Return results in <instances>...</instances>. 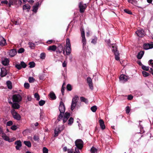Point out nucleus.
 I'll return each instance as SVG.
<instances>
[{"label": "nucleus", "mask_w": 153, "mask_h": 153, "mask_svg": "<svg viewBox=\"0 0 153 153\" xmlns=\"http://www.w3.org/2000/svg\"><path fill=\"white\" fill-rule=\"evenodd\" d=\"M59 109L60 112V114L58 116V120L59 121L60 119L63 118V123H65L68 120L70 116V114L69 113L66 112L64 114L63 117L62 114H64L65 111V107L64 103L62 101L60 102Z\"/></svg>", "instance_id": "f257e3e1"}, {"label": "nucleus", "mask_w": 153, "mask_h": 153, "mask_svg": "<svg viewBox=\"0 0 153 153\" xmlns=\"http://www.w3.org/2000/svg\"><path fill=\"white\" fill-rule=\"evenodd\" d=\"M65 51H66L67 55H69L71 52V45L70 40L69 38H67L66 39V45L65 48H64L63 51V54L65 53Z\"/></svg>", "instance_id": "f03ea898"}, {"label": "nucleus", "mask_w": 153, "mask_h": 153, "mask_svg": "<svg viewBox=\"0 0 153 153\" xmlns=\"http://www.w3.org/2000/svg\"><path fill=\"white\" fill-rule=\"evenodd\" d=\"M11 113L13 116V118L15 119L18 120H19L21 118L20 115L18 114L14 110H11Z\"/></svg>", "instance_id": "7ed1b4c3"}, {"label": "nucleus", "mask_w": 153, "mask_h": 153, "mask_svg": "<svg viewBox=\"0 0 153 153\" xmlns=\"http://www.w3.org/2000/svg\"><path fill=\"white\" fill-rule=\"evenodd\" d=\"M22 97L19 94L13 95L12 97V100L13 102H19L21 101Z\"/></svg>", "instance_id": "20e7f679"}, {"label": "nucleus", "mask_w": 153, "mask_h": 153, "mask_svg": "<svg viewBox=\"0 0 153 153\" xmlns=\"http://www.w3.org/2000/svg\"><path fill=\"white\" fill-rule=\"evenodd\" d=\"M75 144L77 148L79 149H81L83 146V142L81 139H77L75 141Z\"/></svg>", "instance_id": "39448f33"}, {"label": "nucleus", "mask_w": 153, "mask_h": 153, "mask_svg": "<svg viewBox=\"0 0 153 153\" xmlns=\"http://www.w3.org/2000/svg\"><path fill=\"white\" fill-rule=\"evenodd\" d=\"M2 137L4 140L8 141L9 142H13L16 140V138L14 137L10 138L9 137L4 133L2 134Z\"/></svg>", "instance_id": "423d86ee"}, {"label": "nucleus", "mask_w": 153, "mask_h": 153, "mask_svg": "<svg viewBox=\"0 0 153 153\" xmlns=\"http://www.w3.org/2000/svg\"><path fill=\"white\" fill-rule=\"evenodd\" d=\"M78 100V97L76 96H75L72 99L71 105V109L72 110H73L75 108V107L76 106Z\"/></svg>", "instance_id": "0eeeda50"}, {"label": "nucleus", "mask_w": 153, "mask_h": 153, "mask_svg": "<svg viewBox=\"0 0 153 153\" xmlns=\"http://www.w3.org/2000/svg\"><path fill=\"white\" fill-rule=\"evenodd\" d=\"M64 127H65L64 125H62L61 126L57 127L54 130L55 136H57L58 134L64 129Z\"/></svg>", "instance_id": "6e6552de"}, {"label": "nucleus", "mask_w": 153, "mask_h": 153, "mask_svg": "<svg viewBox=\"0 0 153 153\" xmlns=\"http://www.w3.org/2000/svg\"><path fill=\"white\" fill-rule=\"evenodd\" d=\"M81 33L82 38V42L83 45H85L86 44V40L85 37V33L84 29L82 28L80 29Z\"/></svg>", "instance_id": "1a4fd4ad"}, {"label": "nucleus", "mask_w": 153, "mask_h": 153, "mask_svg": "<svg viewBox=\"0 0 153 153\" xmlns=\"http://www.w3.org/2000/svg\"><path fill=\"white\" fill-rule=\"evenodd\" d=\"M9 102L11 105L12 107L13 108V110L18 109L20 108V105L18 102Z\"/></svg>", "instance_id": "9d476101"}, {"label": "nucleus", "mask_w": 153, "mask_h": 153, "mask_svg": "<svg viewBox=\"0 0 153 153\" xmlns=\"http://www.w3.org/2000/svg\"><path fill=\"white\" fill-rule=\"evenodd\" d=\"M15 144L16 145L15 146L16 150H20V148L22 146V142L20 140H17L15 142Z\"/></svg>", "instance_id": "9b49d317"}, {"label": "nucleus", "mask_w": 153, "mask_h": 153, "mask_svg": "<svg viewBox=\"0 0 153 153\" xmlns=\"http://www.w3.org/2000/svg\"><path fill=\"white\" fill-rule=\"evenodd\" d=\"M79 7L80 8V12L81 13H83L86 7V6L85 4H83L82 3L80 2L79 4Z\"/></svg>", "instance_id": "f8f14e48"}, {"label": "nucleus", "mask_w": 153, "mask_h": 153, "mask_svg": "<svg viewBox=\"0 0 153 153\" xmlns=\"http://www.w3.org/2000/svg\"><path fill=\"white\" fill-rule=\"evenodd\" d=\"M136 33L139 37H141L144 36V31L142 29L137 30Z\"/></svg>", "instance_id": "ddd939ff"}, {"label": "nucleus", "mask_w": 153, "mask_h": 153, "mask_svg": "<svg viewBox=\"0 0 153 153\" xmlns=\"http://www.w3.org/2000/svg\"><path fill=\"white\" fill-rule=\"evenodd\" d=\"M120 81L122 82L126 81L127 80L128 77L127 76L124 74L120 75L119 77Z\"/></svg>", "instance_id": "4468645a"}, {"label": "nucleus", "mask_w": 153, "mask_h": 153, "mask_svg": "<svg viewBox=\"0 0 153 153\" xmlns=\"http://www.w3.org/2000/svg\"><path fill=\"white\" fill-rule=\"evenodd\" d=\"M144 49L145 50H148L153 48V43L151 44H144L143 45Z\"/></svg>", "instance_id": "2eb2a0df"}, {"label": "nucleus", "mask_w": 153, "mask_h": 153, "mask_svg": "<svg viewBox=\"0 0 153 153\" xmlns=\"http://www.w3.org/2000/svg\"><path fill=\"white\" fill-rule=\"evenodd\" d=\"M87 80L90 88L92 89H93V86L91 79L90 77H88L87 78Z\"/></svg>", "instance_id": "dca6fc26"}, {"label": "nucleus", "mask_w": 153, "mask_h": 153, "mask_svg": "<svg viewBox=\"0 0 153 153\" xmlns=\"http://www.w3.org/2000/svg\"><path fill=\"white\" fill-rule=\"evenodd\" d=\"M57 47L55 45L49 46L47 48L48 51H54L56 49Z\"/></svg>", "instance_id": "f3484780"}, {"label": "nucleus", "mask_w": 153, "mask_h": 153, "mask_svg": "<svg viewBox=\"0 0 153 153\" xmlns=\"http://www.w3.org/2000/svg\"><path fill=\"white\" fill-rule=\"evenodd\" d=\"M7 74V71L5 68H1V77L5 76Z\"/></svg>", "instance_id": "a211bd4d"}, {"label": "nucleus", "mask_w": 153, "mask_h": 153, "mask_svg": "<svg viewBox=\"0 0 153 153\" xmlns=\"http://www.w3.org/2000/svg\"><path fill=\"white\" fill-rule=\"evenodd\" d=\"M6 43V41L4 38L2 36H0V45L4 46Z\"/></svg>", "instance_id": "6ab92c4d"}, {"label": "nucleus", "mask_w": 153, "mask_h": 153, "mask_svg": "<svg viewBox=\"0 0 153 153\" xmlns=\"http://www.w3.org/2000/svg\"><path fill=\"white\" fill-rule=\"evenodd\" d=\"M100 125L101 128L102 129H104L105 128V126L104 123L103 121L102 120L100 119L99 121Z\"/></svg>", "instance_id": "aec40b11"}, {"label": "nucleus", "mask_w": 153, "mask_h": 153, "mask_svg": "<svg viewBox=\"0 0 153 153\" xmlns=\"http://www.w3.org/2000/svg\"><path fill=\"white\" fill-rule=\"evenodd\" d=\"M16 49H12L9 52V55L11 57H13L16 54Z\"/></svg>", "instance_id": "412c9836"}, {"label": "nucleus", "mask_w": 153, "mask_h": 153, "mask_svg": "<svg viewBox=\"0 0 153 153\" xmlns=\"http://www.w3.org/2000/svg\"><path fill=\"white\" fill-rule=\"evenodd\" d=\"M115 48L116 52H115L114 53L115 55V59L117 60H119L120 59V58L119 56V54L117 50V48L116 47H115Z\"/></svg>", "instance_id": "4be33fe9"}, {"label": "nucleus", "mask_w": 153, "mask_h": 153, "mask_svg": "<svg viewBox=\"0 0 153 153\" xmlns=\"http://www.w3.org/2000/svg\"><path fill=\"white\" fill-rule=\"evenodd\" d=\"M9 61L8 59L5 58L2 60V63L4 65H7L9 64Z\"/></svg>", "instance_id": "5701e85b"}, {"label": "nucleus", "mask_w": 153, "mask_h": 153, "mask_svg": "<svg viewBox=\"0 0 153 153\" xmlns=\"http://www.w3.org/2000/svg\"><path fill=\"white\" fill-rule=\"evenodd\" d=\"M30 9V6L28 4H26L24 5L23 7V10H27V11H29Z\"/></svg>", "instance_id": "b1692460"}, {"label": "nucleus", "mask_w": 153, "mask_h": 153, "mask_svg": "<svg viewBox=\"0 0 153 153\" xmlns=\"http://www.w3.org/2000/svg\"><path fill=\"white\" fill-rule=\"evenodd\" d=\"M49 96L52 100H55L56 98L55 94L53 92H51L49 94Z\"/></svg>", "instance_id": "393cba45"}, {"label": "nucleus", "mask_w": 153, "mask_h": 153, "mask_svg": "<svg viewBox=\"0 0 153 153\" xmlns=\"http://www.w3.org/2000/svg\"><path fill=\"white\" fill-rule=\"evenodd\" d=\"M144 53V52L143 51H141L137 55V58L139 59H141Z\"/></svg>", "instance_id": "a878e982"}, {"label": "nucleus", "mask_w": 153, "mask_h": 153, "mask_svg": "<svg viewBox=\"0 0 153 153\" xmlns=\"http://www.w3.org/2000/svg\"><path fill=\"white\" fill-rule=\"evenodd\" d=\"M39 4L37 3L33 7V11L34 12L36 13L37 10L38 9V7H39Z\"/></svg>", "instance_id": "bb28decb"}, {"label": "nucleus", "mask_w": 153, "mask_h": 153, "mask_svg": "<svg viewBox=\"0 0 153 153\" xmlns=\"http://www.w3.org/2000/svg\"><path fill=\"white\" fill-rule=\"evenodd\" d=\"M24 144L28 147H30L31 146V144L30 142L29 141H25L24 142Z\"/></svg>", "instance_id": "cd10ccee"}, {"label": "nucleus", "mask_w": 153, "mask_h": 153, "mask_svg": "<svg viewBox=\"0 0 153 153\" xmlns=\"http://www.w3.org/2000/svg\"><path fill=\"white\" fill-rule=\"evenodd\" d=\"M77 148H75V151H74L73 149H71L68 150V153H80L77 151Z\"/></svg>", "instance_id": "c85d7f7f"}, {"label": "nucleus", "mask_w": 153, "mask_h": 153, "mask_svg": "<svg viewBox=\"0 0 153 153\" xmlns=\"http://www.w3.org/2000/svg\"><path fill=\"white\" fill-rule=\"evenodd\" d=\"M7 84L8 88L9 89H11L12 88V83L10 81H8L7 82Z\"/></svg>", "instance_id": "c756f323"}, {"label": "nucleus", "mask_w": 153, "mask_h": 153, "mask_svg": "<svg viewBox=\"0 0 153 153\" xmlns=\"http://www.w3.org/2000/svg\"><path fill=\"white\" fill-rule=\"evenodd\" d=\"M97 149L94 147H93L91 149V153H97Z\"/></svg>", "instance_id": "7c9ffc66"}, {"label": "nucleus", "mask_w": 153, "mask_h": 153, "mask_svg": "<svg viewBox=\"0 0 153 153\" xmlns=\"http://www.w3.org/2000/svg\"><path fill=\"white\" fill-rule=\"evenodd\" d=\"M128 1L134 5H137V2L135 0H128Z\"/></svg>", "instance_id": "2f4dec72"}, {"label": "nucleus", "mask_w": 153, "mask_h": 153, "mask_svg": "<svg viewBox=\"0 0 153 153\" xmlns=\"http://www.w3.org/2000/svg\"><path fill=\"white\" fill-rule=\"evenodd\" d=\"M28 45H29V47L32 49H33L35 48V45L33 43L31 42H30L29 43Z\"/></svg>", "instance_id": "473e14b6"}, {"label": "nucleus", "mask_w": 153, "mask_h": 153, "mask_svg": "<svg viewBox=\"0 0 153 153\" xmlns=\"http://www.w3.org/2000/svg\"><path fill=\"white\" fill-rule=\"evenodd\" d=\"M97 107L96 105H94L91 108V110L93 112H95L97 110Z\"/></svg>", "instance_id": "72a5a7b5"}, {"label": "nucleus", "mask_w": 153, "mask_h": 153, "mask_svg": "<svg viewBox=\"0 0 153 153\" xmlns=\"http://www.w3.org/2000/svg\"><path fill=\"white\" fill-rule=\"evenodd\" d=\"M29 67L30 68H33L34 67H35V63L33 62H30L29 63Z\"/></svg>", "instance_id": "f704fd0d"}, {"label": "nucleus", "mask_w": 153, "mask_h": 153, "mask_svg": "<svg viewBox=\"0 0 153 153\" xmlns=\"http://www.w3.org/2000/svg\"><path fill=\"white\" fill-rule=\"evenodd\" d=\"M142 74L143 76L145 77L148 76L149 75V73L145 71H143L142 72Z\"/></svg>", "instance_id": "c9c22d12"}, {"label": "nucleus", "mask_w": 153, "mask_h": 153, "mask_svg": "<svg viewBox=\"0 0 153 153\" xmlns=\"http://www.w3.org/2000/svg\"><path fill=\"white\" fill-rule=\"evenodd\" d=\"M55 42V41L53 40H49L47 42V43L49 45H50L52 43H54Z\"/></svg>", "instance_id": "e433bc0d"}, {"label": "nucleus", "mask_w": 153, "mask_h": 153, "mask_svg": "<svg viewBox=\"0 0 153 153\" xmlns=\"http://www.w3.org/2000/svg\"><path fill=\"white\" fill-rule=\"evenodd\" d=\"M34 97L36 98L37 100H39L40 99V97L39 94L37 93H36L34 94Z\"/></svg>", "instance_id": "4c0bfd02"}, {"label": "nucleus", "mask_w": 153, "mask_h": 153, "mask_svg": "<svg viewBox=\"0 0 153 153\" xmlns=\"http://www.w3.org/2000/svg\"><path fill=\"white\" fill-rule=\"evenodd\" d=\"M28 81L30 83L33 82L35 81V79L33 77H30L28 79Z\"/></svg>", "instance_id": "58836bf2"}, {"label": "nucleus", "mask_w": 153, "mask_h": 153, "mask_svg": "<svg viewBox=\"0 0 153 153\" xmlns=\"http://www.w3.org/2000/svg\"><path fill=\"white\" fill-rule=\"evenodd\" d=\"M20 65L22 66V67L24 68H25L27 66L26 64L23 61L21 62Z\"/></svg>", "instance_id": "ea45409f"}, {"label": "nucleus", "mask_w": 153, "mask_h": 153, "mask_svg": "<svg viewBox=\"0 0 153 153\" xmlns=\"http://www.w3.org/2000/svg\"><path fill=\"white\" fill-rule=\"evenodd\" d=\"M73 119L72 117H71L68 120V124L69 125H71L73 123Z\"/></svg>", "instance_id": "a19ab883"}, {"label": "nucleus", "mask_w": 153, "mask_h": 153, "mask_svg": "<svg viewBox=\"0 0 153 153\" xmlns=\"http://www.w3.org/2000/svg\"><path fill=\"white\" fill-rule=\"evenodd\" d=\"M80 100L86 103L88 102V100L83 97H80Z\"/></svg>", "instance_id": "79ce46f5"}, {"label": "nucleus", "mask_w": 153, "mask_h": 153, "mask_svg": "<svg viewBox=\"0 0 153 153\" xmlns=\"http://www.w3.org/2000/svg\"><path fill=\"white\" fill-rule=\"evenodd\" d=\"M142 68L144 70L148 71L149 70V67L148 66H146L145 65H142Z\"/></svg>", "instance_id": "37998d69"}, {"label": "nucleus", "mask_w": 153, "mask_h": 153, "mask_svg": "<svg viewBox=\"0 0 153 153\" xmlns=\"http://www.w3.org/2000/svg\"><path fill=\"white\" fill-rule=\"evenodd\" d=\"M48 150L45 147H44L43 148V153H48Z\"/></svg>", "instance_id": "c03bdc74"}, {"label": "nucleus", "mask_w": 153, "mask_h": 153, "mask_svg": "<svg viewBox=\"0 0 153 153\" xmlns=\"http://www.w3.org/2000/svg\"><path fill=\"white\" fill-rule=\"evenodd\" d=\"M25 51V49L22 48H20L18 50V52L19 53H23Z\"/></svg>", "instance_id": "a18cd8bd"}, {"label": "nucleus", "mask_w": 153, "mask_h": 153, "mask_svg": "<svg viewBox=\"0 0 153 153\" xmlns=\"http://www.w3.org/2000/svg\"><path fill=\"white\" fill-rule=\"evenodd\" d=\"M13 123L12 121H9L7 122L6 125L7 126H10L13 125Z\"/></svg>", "instance_id": "49530a36"}, {"label": "nucleus", "mask_w": 153, "mask_h": 153, "mask_svg": "<svg viewBox=\"0 0 153 153\" xmlns=\"http://www.w3.org/2000/svg\"><path fill=\"white\" fill-rule=\"evenodd\" d=\"M15 0H9V2L8 3V5L9 7H10L13 4V2Z\"/></svg>", "instance_id": "de8ad7c7"}, {"label": "nucleus", "mask_w": 153, "mask_h": 153, "mask_svg": "<svg viewBox=\"0 0 153 153\" xmlns=\"http://www.w3.org/2000/svg\"><path fill=\"white\" fill-rule=\"evenodd\" d=\"M67 89L69 91H71L72 90V87L71 85L70 84H68L67 86Z\"/></svg>", "instance_id": "09e8293b"}, {"label": "nucleus", "mask_w": 153, "mask_h": 153, "mask_svg": "<svg viewBox=\"0 0 153 153\" xmlns=\"http://www.w3.org/2000/svg\"><path fill=\"white\" fill-rule=\"evenodd\" d=\"M24 87L27 89H28L30 87L29 84L28 83H25L24 85Z\"/></svg>", "instance_id": "8fccbe9b"}, {"label": "nucleus", "mask_w": 153, "mask_h": 153, "mask_svg": "<svg viewBox=\"0 0 153 153\" xmlns=\"http://www.w3.org/2000/svg\"><path fill=\"white\" fill-rule=\"evenodd\" d=\"M45 103V101L43 100H41L39 102V104L40 105H43Z\"/></svg>", "instance_id": "3c124183"}, {"label": "nucleus", "mask_w": 153, "mask_h": 153, "mask_svg": "<svg viewBox=\"0 0 153 153\" xmlns=\"http://www.w3.org/2000/svg\"><path fill=\"white\" fill-rule=\"evenodd\" d=\"M11 129L13 130H15L17 129V127L16 126L13 125L11 127Z\"/></svg>", "instance_id": "603ef678"}, {"label": "nucleus", "mask_w": 153, "mask_h": 153, "mask_svg": "<svg viewBox=\"0 0 153 153\" xmlns=\"http://www.w3.org/2000/svg\"><path fill=\"white\" fill-rule=\"evenodd\" d=\"M124 11L125 12H126L128 14H132L131 12L128 10L126 9H125V10H124Z\"/></svg>", "instance_id": "864d4df0"}, {"label": "nucleus", "mask_w": 153, "mask_h": 153, "mask_svg": "<svg viewBox=\"0 0 153 153\" xmlns=\"http://www.w3.org/2000/svg\"><path fill=\"white\" fill-rule=\"evenodd\" d=\"M19 70L20 69L22 68V66L20 64H17L15 66Z\"/></svg>", "instance_id": "5fc2aeb1"}, {"label": "nucleus", "mask_w": 153, "mask_h": 153, "mask_svg": "<svg viewBox=\"0 0 153 153\" xmlns=\"http://www.w3.org/2000/svg\"><path fill=\"white\" fill-rule=\"evenodd\" d=\"M45 57V54L44 53H42L40 54V58L43 59Z\"/></svg>", "instance_id": "6e6d98bb"}, {"label": "nucleus", "mask_w": 153, "mask_h": 153, "mask_svg": "<svg viewBox=\"0 0 153 153\" xmlns=\"http://www.w3.org/2000/svg\"><path fill=\"white\" fill-rule=\"evenodd\" d=\"M34 140L35 141H38L39 140V137L38 136H34L33 137Z\"/></svg>", "instance_id": "4d7b16f0"}, {"label": "nucleus", "mask_w": 153, "mask_h": 153, "mask_svg": "<svg viewBox=\"0 0 153 153\" xmlns=\"http://www.w3.org/2000/svg\"><path fill=\"white\" fill-rule=\"evenodd\" d=\"M59 47L60 48V51H59H59H58V52L60 53H61L62 52V51L63 49V46L62 45H59Z\"/></svg>", "instance_id": "13d9d810"}, {"label": "nucleus", "mask_w": 153, "mask_h": 153, "mask_svg": "<svg viewBox=\"0 0 153 153\" xmlns=\"http://www.w3.org/2000/svg\"><path fill=\"white\" fill-rule=\"evenodd\" d=\"M126 112L127 113H128L130 111V109L129 107L128 106L126 107Z\"/></svg>", "instance_id": "bf43d9fd"}, {"label": "nucleus", "mask_w": 153, "mask_h": 153, "mask_svg": "<svg viewBox=\"0 0 153 153\" xmlns=\"http://www.w3.org/2000/svg\"><path fill=\"white\" fill-rule=\"evenodd\" d=\"M66 65L67 63L65 61H64L62 64V67H65L66 66Z\"/></svg>", "instance_id": "052dcab7"}, {"label": "nucleus", "mask_w": 153, "mask_h": 153, "mask_svg": "<svg viewBox=\"0 0 153 153\" xmlns=\"http://www.w3.org/2000/svg\"><path fill=\"white\" fill-rule=\"evenodd\" d=\"M1 2V3H4L6 4H8V1L6 0L2 1Z\"/></svg>", "instance_id": "680f3d73"}, {"label": "nucleus", "mask_w": 153, "mask_h": 153, "mask_svg": "<svg viewBox=\"0 0 153 153\" xmlns=\"http://www.w3.org/2000/svg\"><path fill=\"white\" fill-rule=\"evenodd\" d=\"M115 47H116L117 48V46L114 45V46L113 45L112 46V48L113 49H112V51L114 52V53L115 52H116V50L115 48Z\"/></svg>", "instance_id": "e2e57ef3"}, {"label": "nucleus", "mask_w": 153, "mask_h": 153, "mask_svg": "<svg viewBox=\"0 0 153 153\" xmlns=\"http://www.w3.org/2000/svg\"><path fill=\"white\" fill-rule=\"evenodd\" d=\"M133 98V96L131 95H129L128 96V100H131Z\"/></svg>", "instance_id": "0e129e2a"}, {"label": "nucleus", "mask_w": 153, "mask_h": 153, "mask_svg": "<svg viewBox=\"0 0 153 153\" xmlns=\"http://www.w3.org/2000/svg\"><path fill=\"white\" fill-rule=\"evenodd\" d=\"M28 2L30 4H32L34 2V1L33 0H29V1H28Z\"/></svg>", "instance_id": "69168bd1"}, {"label": "nucleus", "mask_w": 153, "mask_h": 153, "mask_svg": "<svg viewBox=\"0 0 153 153\" xmlns=\"http://www.w3.org/2000/svg\"><path fill=\"white\" fill-rule=\"evenodd\" d=\"M96 41L97 39H95L92 40L91 42L93 43H95L96 42Z\"/></svg>", "instance_id": "338daca9"}, {"label": "nucleus", "mask_w": 153, "mask_h": 153, "mask_svg": "<svg viewBox=\"0 0 153 153\" xmlns=\"http://www.w3.org/2000/svg\"><path fill=\"white\" fill-rule=\"evenodd\" d=\"M153 60L152 59H150L149 60V63H150V64H149V65H150V64H151L152 65H153V62H153Z\"/></svg>", "instance_id": "774afa93"}]
</instances>
